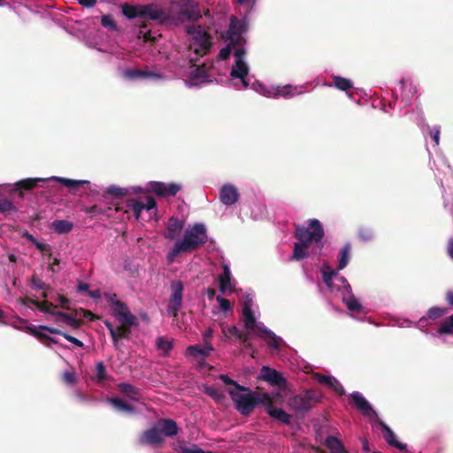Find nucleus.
Instances as JSON below:
<instances>
[{"label":"nucleus","instance_id":"nucleus-15","mask_svg":"<svg viewBox=\"0 0 453 453\" xmlns=\"http://www.w3.org/2000/svg\"><path fill=\"white\" fill-rule=\"evenodd\" d=\"M274 400L269 395V400L265 403V408L266 412L274 419L285 424L288 425L291 421V416L288 414L281 408H274L273 407Z\"/></svg>","mask_w":453,"mask_h":453},{"label":"nucleus","instance_id":"nucleus-23","mask_svg":"<svg viewBox=\"0 0 453 453\" xmlns=\"http://www.w3.org/2000/svg\"><path fill=\"white\" fill-rule=\"evenodd\" d=\"M242 317L244 326L247 329V331L250 332V329L256 326L257 323L256 318L251 310L250 301L244 302L242 308Z\"/></svg>","mask_w":453,"mask_h":453},{"label":"nucleus","instance_id":"nucleus-5","mask_svg":"<svg viewBox=\"0 0 453 453\" xmlns=\"http://www.w3.org/2000/svg\"><path fill=\"white\" fill-rule=\"evenodd\" d=\"M121 10L123 15L128 19L141 18L157 21L160 24H164L169 19V15L165 10L156 4L137 5L124 4L121 6Z\"/></svg>","mask_w":453,"mask_h":453},{"label":"nucleus","instance_id":"nucleus-25","mask_svg":"<svg viewBox=\"0 0 453 453\" xmlns=\"http://www.w3.org/2000/svg\"><path fill=\"white\" fill-rule=\"evenodd\" d=\"M39 329L43 330V331H47V332H49V333H50L52 334L62 335L65 340H67L68 342L73 343L77 347L82 348L84 346V344H83V342L81 341H80L79 339H77V338L68 334L67 333L62 332L61 330H59L58 328L50 327V326H40Z\"/></svg>","mask_w":453,"mask_h":453},{"label":"nucleus","instance_id":"nucleus-28","mask_svg":"<svg viewBox=\"0 0 453 453\" xmlns=\"http://www.w3.org/2000/svg\"><path fill=\"white\" fill-rule=\"evenodd\" d=\"M50 229L59 234H68L73 229V223L65 219H57L50 224Z\"/></svg>","mask_w":453,"mask_h":453},{"label":"nucleus","instance_id":"nucleus-10","mask_svg":"<svg viewBox=\"0 0 453 453\" xmlns=\"http://www.w3.org/2000/svg\"><path fill=\"white\" fill-rule=\"evenodd\" d=\"M150 192L158 196L165 197L169 196H175L180 189L181 186L176 183H164L160 181H151L149 183Z\"/></svg>","mask_w":453,"mask_h":453},{"label":"nucleus","instance_id":"nucleus-59","mask_svg":"<svg viewBox=\"0 0 453 453\" xmlns=\"http://www.w3.org/2000/svg\"><path fill=\"white\" fill-rule=\"evenodd\" d=\"M63 380L67 384H73L76 381L75 373L73 372H65L62 375Z\"/></svg>","mask_w":453,"mask_h":453},{"label":"nucleus","instance_id":"nucleus-43","mask_svg":"<svg viewBox=\"0 0 453 453\" xmlns=\"http://www.w3.org/2000/svg\"><path fill=\"white\" fill-rule=\"evenodd\" d=\"M326 444L327 448L334 450V453H346L342 442L335 437L330 436L326 439Z\"/></svg>","mask_w":453,"mask_h":453},{"label":"nucleus","instance_id":"nucleus-48","mask_svg":"<svg viewBox=\"0 0 453 453\" xmlns=\"http://www.w3.org/2000/svg\"><path fill=\"white\" fill-rule=\"evenodd\" d=\"M447 309L440 307H432L427 311V316L430 319H436L446 314Z\"/></svg>","mask_w":453,"mask_h":453},{"label":"nucleus","instance_id":"nucleus-63","mask_svg":"<svg viewBox=\"0 0 453 453\" xmlns=\"http://www.w3.org/2000/svg\"><path fill=\"white\" fill-rule=\"evenodd\" d=\"M205 76H206V69H205L204 65L196 67V69L193 73L194 78L200 79V78H204Z\"/></svg>","mask_w":453,"mask_h":453},{"label":"nucleus","instance_id":"nucleus-4","mask_svg":"<svg viewBox=\"0 0 453 453\" xmlns=\"http://www.w3.org/2000/svg\"><path fill=\"white\" fill-rule=\"evenodd\" d=\"M228 394L235 405V409L245 417H249L255 408L259 405H265L269 400V394L258 391H235L233 388L228 389Z\"/></svg>","mask_w":453,"mask_h":453},{"label":"nucleus","instance_id":"nucleus-45","mask_svg":"<svg viewBox=\"0 0 453 453\" xmlns=\"http://www.w3.org/2000/svg\"><path fill=\"white\" fill-rule=\"evenodd\" d=\"M219 380H222L226 385L233 386L234 388V390L235 391H249V388L240 385L226 374H220Z\"/></svg>","mask_w":453,"mask_h":453},{"label":"nucleus","instance_id":"nucleus-9","mask_svg":"<svg viewBox=\"0 0 453 453\" xmlns=\"http://www.w3.org/2000/svg\"><path fill=\"white\" fill-rule=\"evenodd\" d=\"M184 286L181 280H173L171 282V296L167 305V314L173 318L178 316V312L182 306Z\"/></svg>","mask_w":453,"mask_h":453},{"label":"nucleus","instance_id":"nucleus-58","mask_svg":"<svg viewBox=\"0 0 453 453\" xmlns=\"http://www.w3.org/2000/svg\"><path fill=\"white\" fill-rule=\"evenodd\" d=\"M232 49H234L231 45L227 44L226 47L220 50L219 53V57L222 60H226L229 58L231 55Z\"/></svg>","mask_w":453,"mask_h":453},{"label":"nucleus","instance_id":"nucleus-44","mask_svg":"<svg viewBox=\"0 0 453 453\" xmlns=\"http://www.w3.org/2000/svg\"><path fill=\"white\" fill-rule=\"evenodd\" d=\"M127 206L132 209L134 215L136 219H139L141 212L144 209L143 203L136 201L134 199H130L127 201Z\"/></svg>","mask_w":453,"mask_h":453},{"label":"nucleus","instance_id":"nucleus-18","mask_svg":"<svg viewBox=\"0 0 453 453\" xmlns=\"http://www.w3.org/2000/svg\"><path fill=\"white\" fill-rule=\"evenodd\" d=\"M349 398L355 403L357 409L362 411L364 415L370 416L372 414H376L361 393L354 392L349 395Z\"/></svg>","mask_w":453,"mask_h":453},{"label":"nucleus","instance_id":"nucleus-42","mask_svg":"<svg viewBox=\"0 0 453 453\" xmlns=\"http://www.w3.org/2000/svg\"><path fill=\"white\" fill-rule=\"evenodd\" d=\"M437 332L440 334H453V314L444 319Z\"/></svg>","mask_w":453,"mask_h":453},{"label":"nucleus","instance_id":"nucleus-64","mask_svg":"<svg viewBox=\"0 0 453 453\" xmlns=\"http://www.w3.org/2000/svg\"><path fill=\"white\" fill-rule=\"evenodd\" d=\"M104 298L111 307L115 305L114 303L119 302V300L117 299V295L114 293H104Z\"/></svg>","mask_w":453,"mask_h":453},{"label":"nucleus","instance_id":"nucleus-47","mask_svg":"<svg viewBox=\"0 0 453 453\" xmlns=\"http://www.w3.org/2000/svg\"><path fill=\"white\" fill-rule=\"evenodd\" d=\"M106 193L113 197H122L127 196L128 191L123 188L111 186L107 188Z\"/></svg>","mask_w":453,"mask_h":453},{"label":"nucleus","instance_id":"nucleus-54","mask_svg":"<svg viewBox=\"0 0 453 453\" xmlns=\"http://www.w3.org/2000/svg\"><path fill=\"white\" fill-rule=\"evenodd\" d=\"M83 211L87 214L92 215H102L104 214L105 211L98 205H92L83 209Z\"/></svg>","mask_w":453,"mask_h":453},{"label":"nucleus","instance_id":"nucleus-19","mask_svg":"<svg viewBox=\"0 0 453 453\" xmlns=\"http://www.w3.org/2000/svg\"><path fill=\"white\" fill-rule=\"evenodd\" d=\"M118 390L130 400L139 402L142 398L141 389L132 384L121 382L117 385Z\"/></svg>","mask_w":453,"mask_h":453},{"label":"nucleus","instance_id":"nucleus-7","mask_svg":"<svg viewBox=\"0 0 453 453\" xmlns=\"http://www.w3.org/2000/svg\"><path fill=\"white\" fill-rule=\"evenodd\" d=\"M186 31L193 36L194 44L198 46L195 49V53L199 56L205 55L211 46L210 34L204 31L201 26H188Z\"/></svg>","mask_w":453,"mask_h":453},{"label":"nucleus","instance_id":"nucleus-53","mask_svg":"<svg viewBox=\"0 0 453 453\" xmlns=\"http://www.w3.org/2000/svg\"><path fill=\"white\" fill-rule=\"evenodd\" d=\"M32 288L35 289H48L50 287L46 285L42 280L34 275L31 279Z\"/></svg>","mask_w":453,"mask_h":453},{"label":"nucleus","instance_id":"nucleus-39","mask_svg":"<svg viewBox=\"0 0 453 453\" xmlns=\"http://www.w3.org/2000/svg\"><path fill=\"white\" fill-rule=\"evenodd\" d=\"M27 332L30 334L31 335L36 337L38 340L44 342V341H50L52 343L57 344L58 341L54 338L50 337V335L42 333L39 331L35 326H27Z\"/></svg>","mask_w":453,"mask_h":453},{"label":"nucleus","instance_id":"nucleus-34","mask_svg":"<svg viewBox=\"0 0 453 453\" xmlns=\"http://www.w3.org/2000/svg\"><path fill=\"white\" fill-rule=\"evenodd\" d=\"M400 83L403 100L404 101L405 104H408L410 103L411 98L417 92V89L415 87H413L411 83L405 81L403 79L401 80Z\"/></svg>","mask_w":453,"mask_h":453},{"label":"nucleus","instance_id":"nucleus-38","mask_svg":"<svg viewBox=\"0 0 453 453\" xmlns=\"http://www.w3.org/2000/svg\"><path fill=\"white\" fill-rule=\"evenodd\" d=\"M203 392L211 396L217 403H222L226 399L225 394L212 386L204 387Z\"/></svg>","mask_w":453,"mask_h":453},{"label":"nucleus","instance_id":"nucleus-52","mask_svg":"<svg viewBox=\"0 0 453 453\" xmlns=\"http://www.w3.org/2000/svg\"><path fill=\"white\" fill-rule=\"evenodd\" d=\"M329 388H333L339 395H344L346 393L343 386L336 378L333 379L332 383L329 385Z\"/></svg>","mask_w":453,"mask_h":453},{"label":"nucleus","instance_id":"nucleus-3","mask_svg":"<svg viewBox=\"0 0 453 453\" xmlns=\"http://www.w3.org/2000/svg\"><path fill=\"white\" fill-rule=\"evenodd\" d=\"M179 433V426L172 418H160L150 428L143 431L139 438L138 443L142 446L161 447L164 437H173Z\"/></svg>","mask_w":453,"mask_h":453},{"label":"nucleus","instance_id":"nucleus-1","mask_svg":"<svg viewBox=\"0 0 453 453\" xmlns=\"http://www.w3.org/2000/svg\"><path fill=\"white\" fill-rule=\"evenodd\" d=\"M324 228L319 219H312L308 221V226L301 225L296 226L295 237L300 241L294 245V251L291 256L292 260L299 261L306 258L309 253L306 249L310 244L319 242L324 237Z\"/></svg>","mask_w":453,"mask_h":453},{"label":"nucleus","instance_id":"nucleus-20","mask_svg":"<svg viewBox=\"0 0 453 453\" xmlns=\"http://www.w3.org/2000/svg\"><path fill=\"white\" fill-rule=\"evenodd\" d=\"M212 350V345L210 342H205L203 346L198 344L188 346L186 349V355L194 357L206 358Z\"/></svg>","mask_w":453,"mask_h":453},{"label":"nucleus","instance_id":"nucleus-35","mask_svg":"<svg viewBox=\"0 0 453 453\" xmlns=\"http://www.w3.org/2000/svg\"><path fill=\"white\" fill-rule=\"evenodd\" d=\"M125 77L130 80L142 79L147 77L159 78V75L150 72L142 71L137 69H129L125 72Z\"/></svg>","mask_w":453,"mask_h":453},{"label":"nucleus","instance_id":"nucleus-31","mask_svg":"<svg viewBox=\"0 0 453 453\" xmlns=\"http://www.w3.org/2000/svg\"><path fill=\"white\" fill-rule=\"evenodd\" d=\"M322 279L330 290H334L333 278L337 276V272L332 270L327 264H324L321 268Z\"/></svg>","mask_w":453,"mask_h":453},{"label":"nucleus","instance_id":"nucleus-8","mask_svg":"<svg viewBox=\"0 0 453 453\" xmlns=\"http://www.w3.org/2000/svg\"><path fill=\"white\" fill-rule=\"evenodd\" d=\"M319 402V395L314 390H306L289 400V406L296 412H304Z\"/></svg>","mask_w":453,"mask_h":453},{"label":"nucleus","instance_id":"nucleus-12","mask_svg":"<svg viewBox=\"0 0 453 453\" xmlns=\"http://www.w3.org/2000/svg\"><path fill=\"white\" fill-rule=\"evenodd\" d=\"M251 333H254L258 337L263 338L266 344L274 349H278L280 347L279 341L280 339L276 336V334L271 330L267 329L264 324L256 323V326L250 329Z\"/></svg>","mask_w":453,"mask_h":453},{"label":"nucleus","instance_id":"nucleus-22","mask_svg":"<svg viewBox=\"0 0 453 453\" xmlns=\"http://www.w3.org/2000/svg\"><path fill=\"white\" fill-rule=\"evenodd\" d=\"M183 226V221L180 220L175 217L170 218L167 223V233L165 234V237L170 240L176 239L181 233Z\"/></svg>","mask_w":453,"mask_h":453},{"label":"nucleus","instance_id":"nucleus-14","mask_svg":"<svg viewBox=\"0 0 453 453\" xmlns=\"http://www.w3.org/2000/svg\"><path fill=\"white\" fill-rule=\"evenodd\" d=\"M180 14L188 21H197L201 17L199 4L194 0H184Z\"/></svg>","mask_w":453,"mask_h":453},{"label":"nucleus","instance_id":"nucleus-24","mask_svg":"<svg viewBox=\"0 0 453 453\" xmlns=\"http://www.w3.org/2000/svg\"><path fill=\"white\" fill-rule=\"evenodd\" d=\"M121 325L115 330V338H112V343L115 349L119 348V342L122 339H129L131 334V326L127 322H120Z\"/></svg>","mask_w":453,"mask_h":453},{"label":"nucleus","instance_id":"nucleus-11","mask_svg":"<svg viewBox=\"0 0 453 453\" xmlns=\"http://www.w3.org/2000/svg\"><path fill=\"white\" fill-rule=\"evenodd\" d=\"M259 380L269 382L273 386L284 388L287 381L280 372L268 366H263L257 377Z\"/></svg>","mask_w":453,"mask_h":453},{"label":"nucleus","instance_id":"nucleus-30","mask_svg":"<svg viewBox=\"0 0 453 453\" xmlns=\"http://www.w3.org/2000/svg\"><path fill=\"white\" fill-rule=\"evenodd\" d=\"M47 179H42V178H28L20 180L18 182H16V188L17 189L20 190H27L30 191L34 189L35 187H37L38 183L41 181H45Z\"/></svg>","mask_w":453,"mask_h":453},{"label":"nucleus","instance_id":"nucleus-37","mask_svg":"<svg viewBox=\"0 0 453 453\" xmlns=\"http://www.w3.org/2000/svg\"><path fill=\"white\" fill-rule=\"evenodd\" d=\"M109 403L119 411H126L128 413L134 412V408L131 404L126 403L125 401L119 397L110 398Z\"/></svg>","mask_w":453,"mask_h":453},{"label":"nucleus","instance_id":"nucleus-40","mask_svg":"<svg viewBox=\"0 0 453 453\" xmlns=\"http://www.w3.org/2000/svg\"><path fill=\"white\" fill-rule=\"evenodd\" d=\"M156 347L157 349L163 351L164 356H168L173 349V342L163 336H159L157 338Z\"/></svg>","mask_w":453,"mask_h":453},{"label":"nucleus","instance_id":"nucleus-57","mask_svg":"<svg viewBox=\"0 0 453 453\" xmlns=\"http://www.w3.org/2000/svg\"><path fill=\"white\" fill-rule=\"evenodd\" d=\"M217 301L219 304V307L221 308L222 311H230L231 310V303H230V301L222 297V296H217Z\"/></svg>","mask_w":453,"mask_h":453},{"label":"nucleus","instance_id":"nucleus-60","mask_svg":"<svg viewBox=\"0 0 453 453\" xmlns=\"http://www.w3.org/2000/svg\"><path fill=\"white\" fill-rule=\"evenodd\" d=\"M82 314L84 318L88 319L90 320H95L96 316L93 312L88 310H84L82 308H80L79 310H75V315H81Z\"/></svg>","mask_w":453,"mask_h":453},{"label":"nucleus","instance_id":"nucleus-13","mask_svg":"<svg viewBox=\"0 0 453 453\" xmlns=\"http://www.w3.org/2000/svg\"><path fill=\"white\" fill-rule=\"evenodd\" d=\"M114 304L112 307L113 314L119 322H127L129 325L137 324L136 317L130 312L129 308L125 303L119 301V303H114Z\"/></svg>","mask_w":453,"mask_h":453},{"label":"nucleus","instance_id":"nucleus-61","mask_svg":"<svg viewBox=\"0 0 453 453\" xmlns=\"http://www.w3.org/2000/svg\"><path fill=\"white\" fill-rule=\"evenodd\" d=\"M245 44L235 46V50L234 55L236 57V59H243L244 55L246 54Z\"/></svg>","mask_w":453,"mask_h":453},{"label":"nucleus","instance_id":"nucleus-2","mask_svg":"<svg viewBox=\"0 0 453 453\" xmlns=\"http://www.w3.org/2000/svg\"><path fill=\"white\" fill-rule=\"evenodd\" d=\"M207 242L205 226L201 223H196L192 227L187 228L183 239L176 241L168 253V260L173 259L180 253H188L197 250Z\"/></svg>","mask_w":453,"mask_h":453},{"label":"nucleus","instance_id":"nucleus-62","mask_svg":"<svg viewBox=\"0 0 453 453\" xmlns=\"http://www.w3.org/2000/svg\"><path fill=\"white\" fill-rule=\"evenodd\" d=\"M144 209L147 211H150L151 209H155L157 206L156 200L151 196L146 197V203H143Z\"/></svg>","mask_w":453,"mask_h":453},{"label":"nucleus","instance_id":"nucleus-26","mask_svg":"<svg viewBox=\"0 0 453 453\" xmlns=\"http://www.w3.org/2000/svg\"><path fill=\"white\" fill-rule=\"evenodd\" d=\"M52 180H55L68 188L69 191L73 194H76L81 186L88 185L89 183L88 180H75L63 177H53Z\"/></svg>","mask_w":453,"mask_h":453},{"label":"nucleus","instance_id":"nucleus-27","mask_svg":"<svg viewBox=\"0 0 453 453\" xmlns=\"http://www.w3.org/2000/svg\"><path fill=\"white\" fill-rule=\"evenodd\" d=\"M223 273L219 276L218 280L219 283V290L225 294L226 290L232 288L231 285V272L229 266L226 264L223 265Z\"/></svg>","mask_w":453,"mask_h":453},{"label":"nucleus","instance_id":"nucleus-17","mask_svg":"<svg viewBox=\"0 0 453 453\" xmlns=\"http://www.w3.org/2000/svg\"><path fill=\"white\" fill-rule=\"evenodd\" d=\"M378 423L383 431L384 439L390 446L395 447L402 451L407 450V445L396 440L395 433L390 429L388 426H387V424H385V422L379 420Z\"/></svg>","mask_w":453,"mask_h":453},{"label":"nucleus","instance_id":"nucleus-36","mask_svg":"<svg viewBox=\"0 0 453 453\" xmlns=\"http://www.w3.org/2000/svg\"><path fill=\"white\" fill-rule=\"evenodd\" d=\"M29 302L35 305L40 311L44 313H50L54 315L56 313L55 309L57 308L52 303L48 301L40 302L38 300L29 299Z\"/></svg>","mask_w":453,"mask_h":453},{"label":"nucleus","instance_id":"nucleus-41","mask_svg":"<svg viewBox=\"0 0 453 453\" xmlns=\"http://www.w3.org/2000/svg\"><path fill=\"white\" fill-rule=\"evenodd\" d=\"M357 236L361 242H370L374 238V232L371 227L362 226L358 228Z\"/></svg>","mask_w":453,"mask_h":453},{"label":"nucleus","instance_id":"nucleus-50","mask_svg":"<svg viewBox=\"0 0 453 453\" xmlns=\"http://www.w3.org/2000/svg\"><path fill=\"white\" fill-rule=\"evenodd\" d=\"M17 211V209L14 206V204L12 203V202L6 198L1 199L0 200V213H5L8 211Z\"/></svg>","mask_w":453,"mask_h":453},{"label":"nucleus","instance_id":"nucleus-55","mask_svg":"<svg viewBox=\"0 0 453 453\" xmlns=\"http://www.w3.org/2000/svg\"><path fill=\"white\" fill-rule=\"evenodd\" d=\"M96 377L99 380H104L106 379V369L104 365L100 362L96 364Z\"/></svg>","mask_w":453,"mask_h":453},{"label":"nucleus","instance_id":"nucleus-56","mask_svg":"<svg viewBox=\"0 0 453 453\" xmlns=\"http://www.w3.org/2000/svg\"><path fill=\"white\" fill-rule=\"evenodd\" d=\"M347 307L349 311H361V305L360 303H358V301L354 298V297H351L348 300L347 302Z\"/></svg>","mask_w":453,"mask_h":453},{"label":"nucleus","instance_id":"nucleus-33","mask_svg":"<svg viewBox=\"0 0 453 453\" xmlns=\"http://www.w3.org/2000/svg\"><path fill=\"white\" fill-rule=\"evenodd\" d=\"M333 83L330 86H334L339 90L347 91L353 88V82L344 77L338 75H332Z\"/></svg>","mask_w":453,"mask_h":453},{"label":"nucleus","instance_id":"nucleus-32","mask_svg":"<svg viewBox=\"0 0 453 453\" xmlns=\"http://www.w3.org/2000/svg\"><path fill=\"white\" fill-rule=\"evenodd\" d=\"M351 251L350 243H345L338 254V270H342L349 263Z\"/></svg>","mask_w":453,"mask_h":453},{"label":"nucleus","instance_id":"nucleus-29","mask_svg":"<svg viewBox=\"0 0 453 453\" xmlns=\"http://www.w3.org/2000/svg\"><path fill=\"white\" fill-rule=\"evenodd\" d=\"M57 316V321H65L69 326L73 329H78L82 325V320L76 319L73 315L63 312V311H56L54 313Z\"/></svg>","mask_w":453,"mask_h":453},{"label":"nucleus","instance_id":"nucleus-16","mask_svg":"<svg viewBox=\"0 0 453 453\" xmlns=\"http://www.w3.org/2000/svg\"><path fill=\"white\" fill-rule=\"evenodd\" d=\"M240 197V194L235 186L232 184H225L220 188L219 199L225 205L234 204Z\"/></svg>","mask_w":453,"mask_h":453},{"label":"nucleus","instance_id":"nucleus-6","mask_svg":"<svg viewBox=\"0 0 453 453\" xmlns=\"http://www.w3.org/2000/svg\"><path fill=\"white\" fill-rule=\"evenodd\" d=\"M248 31V22L244 19H238L235 16L230 18V23L227 30L222 35L225 41L233 48L235 46L246 44L247 41L243 35Z\"/></svg>","mask_w":453,"mask_h":453},{"label":"nucleus","instance_id":"nucleus-51","mask_svg":"<svg viewBox=\"0 0 453 453\" xmlns=\"http://www.w3.org/2000/svg\"><path fill=\"white\" fill-rule=\"evenodd\" d=\"M223 332L226 337L234 336L237 340L242 338V335L245 334L241 332L235 326H229L227 331L224 329Z\"/></svg>","mask_w":453,"mask_h":453},{"label":"nucleus","instance_id":"nucleus-49","mask_svg":"<svg viewBox=\"0 0 453 453\" xmlns=\"http://www.w3.org/2000/svg\"><path fill=\"white\" fill-rule=\"evenodd\" d=\"M334 378V376L324 375L319 372L313 373V379L316 380L318 383L327 387L332 383Z\"/></svg>","mask_w":453,"mask_h":453},{"label":"nucleus","instance_id":"nucleus-21","mask_svg":"<svg viewBox=\"0 0 453 453\" xmlns=\"http://www.w3.org/2000/svg\"><path fill=\"white\" fill-rule=\"evenodd\" d=\"M249 68L243 59H236L235 64L233 65L230 75L233 78H238L242 80V82L245 88L248 87L249 83L245 77L248 75Z\"/></svg>","mask_w":453,"mask_h":453},{"label":"nucleus","instance_id":"nucleus-46","mask_svg":"<svg viewBox=\"0 0 453 453\" xmlns=\"http://www.w3.org/2000/svg\"><path fill=\"white\" fill-rule=\"evenodd\" d=\"M101 25L111 30V31H116L117 30V24L112 19V17L109 14L103 15L101 18Z\"/></svg>","mask_w":453,"mask_h":453}]
</instances>
